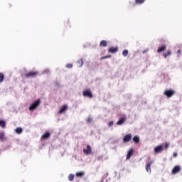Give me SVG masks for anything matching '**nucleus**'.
<instances>
[{
    "mask_svg": "<svg viewBox=\"0 0 182 182\" xmlns=\"http://www.w3.org/2000/svg\"><path fill=\"white\" fill-rule=\"evenodd\" d=\"M164 58H167V56H168V55H167V53H166L164 54Z\"/></svg>",
    "mask_w": 182,
    "mask_h": 182,
    "instance_id": "nucleus-35",
    "label": "nucleus"
},
{
    "mask_svg": "<svg viewBox=\"0 0 182 182\" xmlns=\"http://www.w3.org/2000/svg\"><path fill=\"white\" fill-rule=\"evenodd\" d=\"M84 154H86L88 156V154H90L92 153V148L90 145H87L85 149H83Z\"/></svg>",
    "mask_w": 182,
    "mask_h": 182,
    "instance_id": "nucleus-5",
    "label": "nucleus"
},
{
    "mask_svg": "<svg viewBox=\"0 0 182 182\" xmlns=\"http://www.w3.org/2000/svg\"><path fill=\"white\" fill-rule=\"evenodd\" d=\"M100 46H102V48H106L107 46V42L103 40L100 42Z\"/></svg>",
    "mask_w": 182,
    "mask_h": 182,
    "instance_id": "nucleus-14",
    "label": "nucleus"
},
{
    "mask_svg": "<svg viewBox=\"0 0 182 182\" xmlns=\"http://www.w3.org/2000/svg\"><path fill=\"white\" fill-rule=\"evenodd\" d=\"M108 126H109V127H112V126H113V121H110V122L108 123Z\"/></svg>",
    "mask_w": 182,
    "mask_h": 182,
    "instance_id": "nucleus-29",
    "label": "nucleus"
},
{
    "mask_svg": "<svg viewBox=\"0 0 182 182\" xmlns=\"http://www.w3.org/2000/svg\"><path fill=\"white\" fill-rule=\"evenodd\" d=\"M122 55H123V56H127V55H129V50H124L122 52Z\"/></svg>",
    "mask_w": 182,
    "mask_h": 182,
    "instance_id": "nucleus-24",
    "label": "nucleus"
},
{
    "mask_svg": "<svg viewBox=\"0 0 182 182\" xmlns=\"http://www.w3.org/2000/svg\"><path fill=\"white\" fill-rule=\"evenodd\" d=\"M117 50H118L117 47H111V48L109 49L108 52H109V53H116V52H117Z\"/></svg>",
    "mask_w": 182,
    "mask_h": 182,
    "instance_id": "nucleus-11",
    "label": "nucleus"
},
{
    "mask_svg": "<svg viewBox=\"0 0 182 182\" xmlns=\"http://www.w3.org/2000/svg\"><path fill=\"white\" fill-rule=\"evenodd\" d=\"M84 175L83 172H77L76 173L75 176L77 177H82V176Z\"/></svg>",
    "mask_w": 182,
    "mask_h": 182,
    "instance_id": "nucleus-23",
    "label": "nucleus"
},
{
    "mask_svg": "<svg viewBox=\"0 0 182 182\" xmlns=\"http://www.w3.org/2000/svg\"><path fill=\"white\" fill-rule=\"evenodd\" d=\"M130 140H132V134H127L124 139H123V141L124 143H128V141H130Z\"/></svg>",
    "mask_w": 182,
    "mask_h": 182,
    "instance_id": "nucleus-9",
    "label": "nucleus"
},
{
    "mask_svg": "<svg viewBox=\"0 0 182 182\" xmlns=\"http://www.w3.org/2000/svg\"><path fill=\"white\" fill-rule=\"evenodd\" d=\"M16 133L17 134H21V133H22V128L21 127H17L15 130Z\"/></svg>",
    "mask_w": 182,
    "mask_h": 182,
    "instance_id": "nucleus-19",
    "label": "nucleus"
},
{
    "mask_svg": "<svg viewBox=\"0 0 182 182\" xmlns=\"http://www.w3.org/2000/svg\"><path fill=\"white\" fill-rule=\"evenodd\" d=\"M124 123V118H121L117 122V126H122Z\"/></svg>",
    "mask_w": 182,
    "mask_h": 182,
    "instance_id": "nucleus-17",
    "label": "nucleus"
},
{
    "mask_svg": "<svg viewBox=\"0 0 182 182\" xmlns=\"http://www.w3.org/2000/svg\"><path fill=\"white\" fill-rule=\"evenodd\" d=\"M40 105H41V100L39 99L36 100L30 105L28 109L31 112H33V110H35V109H36V107H38V106H39Z\"/></svg>",
    "mask_w": 182,
    "mask_h": 182,
    "instance_id": "nucleus-1",
    "label": "nucleus"
},
{
    "mask_svg": "<svg viewBox=\"0 0 182 182\" xmlns=\"http://www.w3.org/2000/svg\"><path fill=\"white\" fill-rule=\"evenodd\" d=\"M84 48H86V46L84 45Z\"/></svg>",
    "mask_w": 182,
    "mask_h": 182,
    "instance_id": "nucleus-39",
    "label": "nucleus"
},
{
    "mask_svg": "<svg viewBox=\"0 0 182 182\" xmlns=\"http://www.w3.org/2000/svg\"><path fill=\"white\" fill-rule=\"evenodd\" d=\"M164 58H167V56H168V55H167V53H166L164 54Z\"/></svg>",
    "mask_w": 182,
    "mask_h": 182,
    "instance_id": "nucleus-36",
    "label": "nucleus"
},
{
    "mask_svg": "<svg viewBox=\"0 0 182 182\" xmlns=\"http://www.w3.org/2000/svg\"><path fill=\"white\" fill-rule=\"evenodd\" d=\"M164 149H168V144H166L164 145Z\"/></svg>",
    "mask_w": 182,
    "mask_h": 182,
    "instance_id": "nucleus-32",
    "label": "nucleus"
},
{
    "mask_svg": "<svg viewBox=\"0 0 182 182\" xmlns=\"http://www.w3.org/2000/svg\"><path fill=\"white\" fill-rule=\"evenodd\" d=\"M65 110H68V105H63L60 107V110L58 111V113H60V114L65 113Z\"/></svg>",
    "mask_w": 182,
    "mask_h": 182,
    "instance_id": "nucleus-10",
    "label": "nucleus"
},
{
    "mask_svg": "<svg viewBox=\"0 0 182 182\" xmlns=\"http://www.w3.org/2000/svg\"><path fill=\"white\" fill-rule=\"evenodd\" d=\"M154 163V161H151V162L149 163H147L146 164V171L149 173H151V166L152 165V164Z\"/></svg>",
    "mask_w": 182,
    "mask_h": 182,
    "instance_id": "nucleus-7",
    "label": "nucleus"
},
{
    "mask_svg": "<svg viewBox=\"0 0 182 182\" xmlns=\"http://www.w3.org/2000/svg\"><path fill=\"white\" fill-rule=\"evenodd\" d=\"M177 156V153H173V157H176Z\"/></svg>",
    "mask_w": 182,
    "mask_h": 182,
    "instance_id": "nucleus-37",
    "label": "nucleus"
},
{
    "mask_svg": "<svg viewBox=\"0 0 182 182\" xmlns=\"http://www.w3.org/2000/svg\"><path fill=\"white\" fill-rule=\"evenodd\" d=\"M166 54H167L168 55H171V51L168 50V51L166 52Z\"/></svg>",
    "mask_w": 182,
    "mask_h": 182,
    "instance_id": "nucleus-33",
    "label": "nucleus"
},
{
    "mask_svg": "<svg viewBox=\"0 0 182 182\" xmlns=\"http://www.w3.org/2000/svg\"><path fill=\"white\" fill-rule=\"evenodd\" d=\"M181 171V167L176 166L172 170V174H177Z\"/></svg>",
    "mask_w": 182,
    "mask_h": 182,
    "instance_id": "nucleus-6",
    "label": "nucleus"
},
{
    "mask_svg": "<svg viewBox=\"0 0 182 182\" xmlns=\"http://www.w3.org/2000/svg\"><path fill=\"white\" fill-rule=\"evenodd\" d=\"M82 95L84 97H92V91L90 90H85L82 91Z\"/></svg>",
    "mask_w": 182,
    "mask_h": 182,
    "instance_id": "nucleus-4",
    "label": "nucleus"
},
{
    "mask_svg": "<svg viewBox=\"0 0 182 182\" xmlns=\"http://www.w3.org/2000/svg\"><path fill=\"white\" fill-rule=\"evenodd\" d=\"M50 136V134H49L48 132L44 134L42 136L41 139H43V140H46V139H48V137Z\"/></svg>",
    "mask_w": 182,
    "mask_h": 182,
    "instance_id": "nucleus-16",
    "label": "nucleus"
},
{
    "mask_svg": "<svg viewBox=\"0 0 182 182\" xmlns=\"http://www.w3.org/2000/svg\"><path fill=\"white\" fill-rule=\"evenodd\" d=\"M4 139V134L1 133L0 134V140H2Z\"/></svg>",
    "mask_w": 182,
    "mask_h": 182,
    "instance_id": "nucleus-30",
    "label": "nucleus"
},
{
    "mask_svg": "<svg viewBox=\"0 0 182 182\" xmlns=\"http://www.w3.org/2000/svg\"><path fill=\"white\" fill-rule=\"evenodd\" d=\"M38 75V72H30L26 74V77H35Z\"/></svg>",
    "mask_w": 182,
    "mask_h": 182,
    "instance_id": "nucleus-8",
    "label": "nucleus"
},
{
    "mask_svg": "<svg viewBox=\"0 0 182 182\" xmlns=\"http://www.w3.org/2000/svg\"><path fill=\"white\" fill-rule=\"evenodd\" d=\"M164 95L167 97H171L176 95V91L173 90H166L164 91Z\"/></svg>",
    "mask_w": 182,
    "mask_h": 182,
    "instance_id": "nucleus-2",
    "label": "nucleus"
},
{
    "mask_svg": "<svg viewBox=\"0 0 182 182\" xmlns=\"http://www.w3.org/2000/svg\"><path fill=\"white\" fill-rule=\"evenodd\" d=\"M107 58H110V55L102 57L101 59H107Z\"/></svg>",
    "mask_w": 182,
    "mask_h": 182,
    "instance_id": "nucleus-31",
    "label": "nucleus"
},
{
    "mask_svg": "<svg viewBox=\"0 0 182 182\" xmlns=\"http://www.w3.org/2000/svg\"><path fill=\"white\" fill-rule=\"evenodd\" d=\"M87 123H92V117H88V118L87 119Z\"/></svg>",
    "mask_w": 182,
    "mask_h": 182,
    "instance_id": "nucleus-27",
    "label": "nucleus"
},
{
    "mask_svg": "<svg viewBox=\"0 0 182 182\" xmlns=\"http://www.w3.org/2000/svg\"><path fill=\"white\" fill-rule=\"evenodd\" d=\"M4 82V74L0 73V83H2Z\"/></svg>",
    "mask_w": 182,
    "mask_h": 182,
    "instance_id": "nucleus-25",
    "label": "nucleus"
},
{
    "mask_svg": "<svg viewBox=\"0 0 182 182\" xmlns=\"http://www.w3.org/2000/svg\"><path fill=\"white\" fill-rule=\"evenodd\" d=\"M77 68H82L83 66V60H80L77 61Z\"/></svg>",
    "mask_w": 182,
    "mask_h": 182,
    "instance_id": "nucleus-15",
    "label": "nucleus"
},
{
    "mask_svg": "<svg viewBox=\"0 0 182 182\" xmlns=\"http://www.w3.org/2000/svg\"><path fill=\"white\" fill-rule=\"evenodd\" d=\"M164 150V145H159L154 149V153L159 154V153H161Z\"/></svg>",
    "mask_w": 182,
    "mask_h": 182,
    "instance_id": "nucleus-3",
    "label": "nucleus"
},
{
    "mask_svg": "<svg viewBox=\"0 0 182 182\" xmlns=\"http://www.w3.org/2000/svg\"><path fill=\"white\" fill-rule=\"evenodd\" d=\"M73 178H75V175L73 174H70L69 176H68V180L70 181H73Z\"/></svg>",
    "mask_w": 182,
    "mask_h": 182,
    "instance_id": "nucleus-22",
    "label": "nucleus"
},
{
    "mask_svg": "<svg viewBox=\"0 0 182 182\" xmlns=\"http://www.w3.org/2000/svg\"><path fill=\"white\" fill-rule=\"evenodd\" d=\"M146 0H135L136 4H137L138 5H140L141 4H144Z\"/></svg>",
    "mask_w": 182,
    "mask_h": 182,
    "instance_id": "nucleus-21",
    "label": "nucleus"
},
{
    "mask_svg": "<svg viewBox=\"0 0 182 182\" xmlns=\"http://www.w3.org/2000/svg\"><path fill=\"white\" fill-rule=\"evenodd\" d=\"M166 48L167 47L166 46H162L161 47L158 48L157 52L158 53H160V52H164V50H166Z\"/></svg>",
    "mask_w": 182,
    "mask_h": 182,
    "instance_id": "nucleus-13",
    "label": "nucleus"
},
{
    "mask_svg": "<svg viewBox=\"0 0 182 182\" xmlns=\"http://www.w3.org/2000/svg\"><path fill=\"white\" fill-rule=\"evenodd\" d=\"M133 141H134V143H139V141H140V138L137 136H134L133 138Z\"/></svg>",
    "mask_w": 182,
    "mask_h": 182,
    "instance_id": "nucleus-18",
    "label": "nucleus"
},
{
    "mask_svg": "<svg viewBox=\"0 0 182 182\" xmlns=\"http://www.w3.org/2000/svg\"><path fill=\"white\" fill-rule=\"evenodd\" d=\"M180 53H181V50H178L177 54H178V55H180Z\"/></svg>",
    "mask_w": 182,
    "mask_h": 182,
    "instance_id": "nucleus-34",
    "label": "nucleus"
},
{
    "mask_svg": "<svg viewBox=\"0 0 182 182\" xmlns=\"http://www.w3.org/2000/svg\"><path fill=\"white\" fill-rule=\"evenodd\" d=\"M6 126V124L5 123V121L0 120V127H2L3 129Z\"/></svg>",
    "mask_w": 182,
    "mask_h": 182,
    "instance_id": "nucleus-20",
    "label": "nucleus"
},
{
    "mask_svg": "<svg viewBox=\"0 0 182 182\" xmlns=\"http://www.w3.org/2000/svg\"><path fill=\"white\" fill-rule=\"evenodd\" d=\"M66 68H68V69H72L73 68V65L68 63L66 65Z\"/></svg>",
    "mask_w": 182,
    "mask_h": 182,
    "instance_id": "nucleus-26",
    "label": "nucleus"
},
{
    "mask_svg": "<svg viewBox=\"0 0 182 182\" xmlns=\"http://www.w3.org/2000/svg\"><path fill=\"white\" fill-rule=\"evenodd\" d=\"M146 50H145V51H143V53H146Z\"/></svg>",
    "mask_w": 182,
    "mask_h": 182,
    "instance_id": "nucleus-38",
    "label": "nucleus"
},
{
    "mask_svg": "<svg viewBox=\"0 0 182 182\" xmlns=\"http://www.w3.org/2000/svg\"><path fill=\"white\" fill-rule=\"evenodd\" d=\"M133 149H130L128 153H127V160H129L130 159V157H132V156H133Z\"/></svg>",
    "mask_w": 182,
    "mask_h": 182,
    "instance_id": "nucleus-12",
    "label": "nucleus"
},
{
    "mask_svg": "<svg viewBox=\"0 0 182 182\" xmlns=\"http://www.w3.org/2000/svg\"><path fill=\"white\" fill-rule=\"evenodd\" d=\"M49 69H46L43 72V74H46V75H48V73H49Z\"/></svg>",
    "mask_w": 182,
    "mask_h": 182,
    "instance_id": "nucleus-28",
    "label": "nucleus"
}]
</instances>
